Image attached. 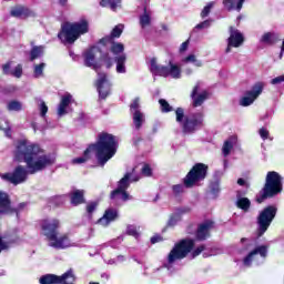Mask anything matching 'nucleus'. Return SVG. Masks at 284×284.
Wrapping results in <instances>:
<instances>
[{"label":"nucleus","instance_id":"f257e3e1","mask_svg":"<svg viewBox=\"0 0 284 284\" xmlns=\"http://www.w3.org/2000/svg\"><path fill=\"white\" fill-rule=\"evenodd\" d=\"M13 156L14 161L26 163L27 168L19 164L12 172L0 174V179L11 185H21L28 181V174H37L54 165V159L50 154H45L41 145L26 139L18 141Z\"/></svg>","mask_w":284,"mask_h":284},{"label":"nucleus","instance_id":"f03ea898","mask_svg":"<svg viewBox=\"0 0 284 284\" xmlns=\"http://www.w3.org/2000/svg\"><path fill=\"white\" fill-rule=\"evenodd\" d=\"M119 148V141L112 133L101 132L98 134V140L94 143L89 144L84 150L83 156L72 160L74 165L87 163L90 161V152H95V159L101 168L105 166V163L110 161L116 154Z\"/></svg>","mask_w":284,"mask_h":284},{"label":"nucleus","instance_id":"7ed1b4c3","mask_svg":"<svg viewBox=\"0 0 284 284\" xmlns=\"http://www.w3.org/2000/svg\"><path fill=\"white\" fill-rule=\"evenodd\" d=\"M40 226L43 236L49 242V247H53V250H68V247H72V240H70L68 233L59 235L61 222L58 219H43L40 221Z\"/></svg>","mask_w":284,"mask_h":284},{"label":"nucleus","instance_id":"20e7f679","mask_svg":"<svg viewBox=\"0 0 284 284\" xmlns=\"http://www.w3.org/2000/svg\"><path fill=\"white\" fill-rule=\"evenodd\" d=\"M196 241L194 239L185 237L178 241L168 254L166 261L169 265H174L176 261H183L191 254L192 258L201 256L205 252V244L195 247ZM195 247V248H194Z\"/></svg>","mask_w":284,"mask_h":284},{"label":"nucleus","instance_id":"39448f33","mask_svg":"<svg viewBox=\"0 0 284 284\" xmlns=\"http://www.w3.org/2000/svg\"><path fill=\"white\" fill-rule=\"evenodd\" d=\"M283 192V178L276 171H268L265 178V183L258 195H256V203H265L267 199H274Z\"/></svg>","mask_w":284,"mask_h":284},{"label":"nucleus","instance_id":"423d86ee","mask_svg":"<svg viewBox=\"0 0 284 284\" xmlns=\"http://www.w3.org/2000/svg\"><path fill=\"white\" fill-rule=\"evenodd\" d=\"M88 32H90V23H88V20L85 19L80 22H65L61 26L58 39H60L62 43H69V45H72L79 37L88 34Z\"/></svg>","mask_w":284,"mask_h":284},{"label":"nucleus","instance_id":"0eeeda50","mask_svg":"<svg viewBox=\"0 0 284 284\" xmlns=\"http://www.w3.org/2000/svg\"><path fill=\"white\" fill-rule=\"evenodd\" d=\"M210 166L205 163H195L187 174L183 179V184L186 189L194 187L196 183H201V181H205L207 179V171Z\"/></svg>","mask_w":284,"mask_h":284},{"label":"nucleus","instance_id":"6e6552de","mask_svg":"<svg viewBox=\"0 0 284 284\" xmlns=\"http://www.w3.org/2000/svg\"><path fill=\"white\" fill-rule=\"evenodd\" d=\"M28 207V202H21L17 207H12V199H10V194L6 191H0V215L1 216H16L19 217V214L23 212Z\"/></svg>","mask_w":284,"mask_h":284},{"label":"nucleus","instance_id":"1a4fd4ad","mask_svg":"<svg viewBox=\"0 0 284 284\" xmlns=\"http://www.w3.org/2000/svg\"><path fill=\"white\" fill-rule=\"evenodd\" d=\"M151 72L155 77H164V79H168V77H172V79H181V67L172 63V61L169 62L168 67L159 64L156 58H152Z\"/></svg>","mask_w":284,"mask_h":284},{"label":"nucleus","instance_id":"9d476101","mask_svg":"<svg viewBox=\"0 0 284 284\" xmlns=\"http://www.w3.org/2000/svg\"><path fill=\"white\" fill-rule=\"evenodd\" d=\"M278 212V209L274 205H268L264 207L258 216H257V236H263L267 230H270V226L272 225V221L276 219V213Z\"/></svg>","mask_w":284,"mask_h":284},{"label":"nucleus","instance_id":"9b49d317","mask_svg":"<svg viewBox=\"0 0 284 284\" xmlns=\"http://www.w3.org/2000/svg\"><path fill=\"white\" fill-rule=\"evenodd\" d=\"M77 282V275L74 271L69 268L62 275L45 274L39 278L40 284H74Z\"/></svg>","mask_w":284,"mask_h":284},{"label":"nucleus","instance_id":"f8f14e48","mask_svg":"<svg viewBox=\"0 0 284 284\" xmlns=\"http://www.w3.org/2000/svg\"><path fill=\"white\" fill-rule=\"evenodd\" d=\"M204 115L202 112L192 113L190 116H185L182 122L183 134H194L197 130L203 128Z\"/></svg>","mask_w":284,"mask_h":284},{"label":"nucleus","instance_id":"ddd939ff","mask_svg":"<svg viewBox=\"0 0 284 284\" xmlns=\"http://www.w3.org/2000/svg\"><path fill=\"white\" fill-rule=\"evenodd\" d=\"M264 89L265 83L263 82H256L255 84H253L252 89L250 91H246L245 97L240 100V105H242V108H247L252 105V103H254V100L258 99V97L263 94Z\"/></svg>","mask_w":284,"mask_h":284},{"label":"nucleus","instance_id":"4468645a","mask_svg":"<svg viewBox=\"0 0 284 284\" xmlns=\"http://www.w3.org/2000/svg\"><path fill=\"white\" fill-rule=\"evenodd\" d=\"M215 223L213 220H205L204 222L197 225L195 231V241H207L210 236H212V229L214 227Z\"/></svg>","mask_w":284,"mask_h":284},{"label":"nucleus","instance_id":"2eb2a0df","mask_svg":"<svg viewBox=\"0 0 284 284\" xmlns=\"http://www.w3.org/2000/svg\"><path fill=\"white\" fill-rule=\"evenodd\" d=\"M99 79L95 82L100 99H108L110 97V82H108V74L104 72L98 73Z\"/></svg>","mask_w":284,"mask_h":284},{"label":"nucleus","instance_id":"dca6fc26","mask_svg":"<svg viewBox=\"0 0 284 284\" xmlns=\"http://www.w3.org/2000/svg\"><path fill=\"white\" fill-rule=\"evenodd\" d=\"M200 91H201V84L197 83L193 87V90L191 92L193 108H201V105H203V103H205V101H207V99H210V92L204 90L199 94Z\"/></svg>","mask_w":284,"mask_h":284},{"label":"nucleus","instance_id":"f3484780","mask_svg":"<svg viewBox=\"0 0 284 284\" xmlns=\"http://www.w3.org/2000/svg\"><path fill=\"white\" fill-rule=\"evenodd\" d=\"M267 245H260L256 246L253 251H251L244 258H243V265L245 267H252V262L254 261V256L258 254L261 258H267Z\"/></svg>","mask_w":284,"mask_h":284},{"label":"nucleus","instance_id":"a211bd4d","mask_svg":"<svg viewBox=\"0 0 284 284\" xmlns=\"http://www.w3.org/2000/svg\"><path fill=\"white\" fill-rule=\"evenodd\" d=\"M130 179H132V173H125L124 176L118 182V187L110 193L111 201L119 199V192H123L130 187Z\"/></svg>","mask_w":284,"mask_h":284},{"label":"nucleus","instance_id":"6ab92c4d","mask_svg":"<svg viewBox=\"0 0 284 284\" xmlns=\"http://www.w3.org/2000/svg\"><path fill=\"white\" fill-rule=\"evenodd\" d=\"M229 45H233V48H241L243 43H245V37L239 29H234V27H230V37L227 38Z\"/></svg>","mask_w":284,"mask_h":284},{"label":"nucleus","instance_id":"aec40b11","mask_svg":"<svg viewBox=\"0 0 284 284\" xmlns=\"http://www.w3.org/2000/svg\"><path fill=\"white\" fill-rule=\"evenodd\" d=\"M10 14L16 19H30L34 17V11L23 4H18L11 9Z\"/></svg>","mask_w":284,"mask_h":284},{"label":"nucleus","instance_id":"412c9836","mask_svg":"<svg viewBox=\"0 0 284 284\" xmlns=\"http://www.w3.org/2000/svg\"><path fill=\"white\" fill-rule=\"evenodd\" d=\"M245 194H247L245 191H236L235 205L243 212H250V207H252V201H250L247 197H244Z\"/></svg>","mask_w":284,"mask_h":284},{"label":"nucleus","instance_id":"4be33fe9","mask_svg":"<svg viewBox=\"0 0 284 284\" xmlns=\"http://www.w3.org/2000/svg\"><path fill=\"white\" fill-rule=\"evenodd\" d=\"M12 68V61L7 62L2 65L3 74H10L11 77H16V79H21L23 77V65L18 64L14 70H10Z\"/></svg>","mask_w":284,"mask_h":284},{"label":"nucleus","instance_id":"5701e85b","mask_svg":"<svg viewBox=\"0 0 284 284\" xmlns=\"http://www.w3.org/2000/svg\"><path fill=\"white\" fill-rule=\"evenodd\" d=\"M70 203L74 207L78 205H83L85 203V191L83 190H74L70 193Z\"/></svg>","mask_w":284,"mask_h":284},{"label":"nucleus","instance_id":"b1692460","mask_svg":"<svg viewBox=\"0 0 284 284\" xmlns=\"http://www.w3.org/2000/svg\"><path fill=\"white\" fill-rule=\"evenodd\" d=\"M116 216H119V212H116V210L108 209L105 210L103 216L98 220V223L100 225H108L112 223V221H115Z\"/></svg>","mask_w":284,"mask_h":284},{"label":"nucleus","instance_id":"393cba45","mask_svg":"<svg viewBox=\"0 0 284 284\" xmlns=\"http://www.w3.org/2000/svg\"><path fill=\"white\" fill-rule=\"evenodd\" d=\"M260 41L265 43V45H276L281 41V36L276 32H265Z\"/></svg>","mask_w":284,"mask_h":284},{"label":"nucleus","instance_id":"a878e982","mask_svg":"<svg viewBox=\"0 0 284 284\" xmlns=\"http://www.w3.org/2000/svg\"><path fill=\"white\" fill-rule=\"evenodd\" d=\"M245 3V0H223V6L226 8L229 12H232V10H236V12H241L243 10V4Z\"/></svg>","mask_w":284,"mask_h":284},{"label":"nucleus","instance_id":"bb28decb","mask_svg":"<svg viewBox=\"0 0 284 284\" xmlns=\"http://www.w3.org/2000/svg\"><path fill=\"white\" fill-rule=\"evenodd\" d=\"M128 61V55L125 53H122L120 55L114 57V62L116 63V72L118 74H125V62Z\"/></svg>","mask_w":284,"mask_h":284},{"label":"nucleus","instance_id":"cd10ccee","mask_svg":"<svg viewBox=\"0 0 284 284\" xmlns=\"http://www.w3.org/2000/svg\"><path fill=\"white\" fill-rule=\"evenodd\" d=\"M72 102V95L67 94L61 98L59 108H58V114L59 116H63V114H68V105Z\"/></svg>","mask_w":284,"mask_h":284},{"label":"nucleus","instance_id":"c85d7f7f","mask_svg":"<svg viewBox=\"0 0 284 284\" xmlns=\"http://www.w3.org/2000/svg\"><path fill=\"white\" fill-rule=\"evenodd\" d=\"M84 64L87 68H92V64L97 62V55L94 54V48L87 50L83 53Z\"/></svg>","mask_w":284,"mask_h":284},{"label":"nucleus","instance_id":"c756f323","mask_svg":"<svg viewBox=\"0 0 284 284\" xmlns=\"http://www.w3.org/2000/svg\"><path fill=\"white\" fill-rule=\"evenodd\" d=\"M41 57H43V45L32 47L29 61H37V59H41Z\"/></svg>","mask_w":284,"mask_h":284},{"label":"nucleus","instance_id":"7c9ffc66","mask_svg":"<svg viewBox=\"0 0 284 284\" xmlns=\"http://www.w3.org/2000/svg\"><path fill=\"white\" fill-rule=\"evenodd\" d=\"M143 121H145V118L143 116L141 111L140 110L134 111L133 123L136 130H141V128L143 126Z\"/></svg>","mask_w":284,"mask_h":284},{"label":"nucleus","instance_id":"2f4dec72","mask_svg":"<svg viewBox=\"0 0 284 284\" xmlns=\"http://www.w3.org/2000/svg\"><path fill=\"white\" fill-rule=\"evenodd\" d=\"M111 52L112 54H115V57H120L121 53H123L125 51V45H123V43L121 42H113L111 43Z\"/></svg>","mask_w":284,"mask_h":284},{"label":"nucleus","instance_id":"473e14b6","mask_svg":"<svg viewBox=\"0 0 284 284\" xmlns=\"http://www.w3.org/2000/svg\"><path fill=\"white\" fill-rule=\"evenodd\" d=\"M100 6L102 8H106V6H110L111 10L115 11L119 6H121V0H101Z\"/></svg>","mask_w":284,"mask_h":284},{"label":"nucleus","instance_id":"72a5a7b5","mask_svg":"<svg viewBox=\"0 0 284 284\" xmlns=\"http://www.w3.org/2000/svg\"><path fill=\"white\" fill-rule=\"evenodd\" d=\"M97 207H99V202L93 201V202H89L87 204V214H88V219H92V215L94 214V212H97Z\"/></svg>","mask_w":284,"mask_h":284},{"label":"nucleus","instance_id":"f704fd0d","mask_svg":"<svg viewBox=\"0 0 284 284\" xmlns=\"http://www.w3.org/2000/svg\"><path fill=\"white\" fill-rule=\"evenodd\" d=\"M121 34H123V24L115 26L109 37L114 41V39H119Z\"/></svg>","mask_w":284,"mask_h":284},{"label":"nucleus","instance_id":"c9c22d12","mask_svg":"<svg viewBox=\"0 0 284 284\" xmlns=\"http://www.w3.org/2000/svg\"><path fill=\"white\" fill-rule=\"evenodd\" d=\"M22 105L21 102L12 100L8 103L9 112H21Z\"/></svg>","mask_w":284,"mask_h":284},{"label":"nucleus","instance_id":"e433bc0d","mask_svg":"<svg viewBox=\"0 0 284 284\" xmlns=\"http://www.w3.org/2000/svg\"><path fill=\"white\" fill-rule=\"evenodd\" d=\"M159 103H160L161 112L168 113L174 110V108H172V105H170V102H168V100L165 99H160Z\"/></svg>","mask_w":284,"mask_h":284},{"label":"nucleus","instance_id":"4c0bfd02","mask_svg":"<svg viewBox=\"0 0 284 284\" xmlns=\"http://www.w3.org/2000/svg\"><path fill=\"white\" fill-rule=\"evenodd\" d=\"M100 59L103 61L108 70L114 65V59L110 57V53H103Z\"/></svg>","mask_w":284,"mask_h":284},{"label":"nucleus","instance_id":"58836bf2","mask_svg":"<svg viewBox=\"0 0 284 284\" xmlns=\"http://www.w3.org/2000/svg\"><path fill=\"white\" fill-rule=\"evenodd\" d=\"M45 68V63L41 62L40 64H36L33 69V75L36 79H39V77H43V70Z\"/></svg>","mask_w":284,"mask_h":284},{"label":"nucleus","instance_id":"ea45409f","mask_svg":"<svg viewBox=\"0 0 284 284\" xmlns=\"http://www.w3.org/2000/svg\"><path fill=\"white\" fill-rule=\"evenodd\" d=\"M152 19L150 18V14H148V11L144 9V14L140 17V24L142 28H145L146 26H150Z\"/></svg>","mask_w":284,"mask_h":284},{"label":"nucleus","instance_id":"a19ab883","mask_svg":"<svg viewBox=\"0 0 284 284\" xmlns=\"http://www.w3.org/2000/svg\"><path fill=\"white\" fill-rule=\"evenodd\" d=\"M212 8H214V2H209L203 10L201 11L200 16L202 19H205V17H210V13L212 12Z\"/></svg>","mask_w":284,"mask_h":284},{"label":"nucleus","instance_id":"79ce46f5","mask_svg":"<svg viewBox=\"0 0 284 284\" xmlns=\"http://www.w3.org/2000/svg\"><path fill=\"white\" fill-rule=\"evenodd\" d=\"M174 196H181L185 192V184H175L172 186Z\"/></svg>","mask_w":284,"mask_h":284},{"label":"nucleus","instance_id":"37998d69","mask_svg":"<svg viewBox=\"0 0 284 284\" xmlns=\"http://www.w3.org/2000/svg\"><path fill=\"white\" fill-rule=\"evenodd\" d=\"M175 116L178 123H183V119H185V110L183 108H178L175 110Z\"/></svg>","mask_w":284,"mask_h":284},{"label":"nucleus","instance_id":"c03bdc74","mask_svg":"<svg viewBox=\"0 0 284 284\" xmlns=\"http://www.w3.org/2000/svg\"><path fill=\"white\" fill-rule=\"evenodd\" d=\"M233 148H234V145L232 144V142L226 140L222 148V152H223L224 156H227L232 152Z\"/></svg>","mask_w":284,"mask_h":284},{"label":"nucleus","instance_id":"a18cd8bd","mask_svg":"<svg viewBox=\"0 0 284 284\" xmlns=\"http://www.w3.org/2000/svg\"><path fill=\"white\" fill-rule=\"evenodd\" d=\"M141 174L142 176H152V166H150V164H144Z\"/></svg>","mask_w":284,"mask_h":284},{"label":"nucleus","instance_id":"49530a36","mask_svg":"<svg viewBox=\"0 0 284 284\" xmlns=\"http://www.w3.org/2000/svg\"><path fill=\"white\" fill-rule=\"evenodd\" d=\"M212 21L211 20H204L203 22H200L199 24L195 26L196 30H203L205 28H210Z\"/></svg>","mask_w":284,"mask_h":284},{"label":"nucleus","instance_id":"de8ad7c7","mask_svg":"<svg viewBox=\"0 0 284 284\" xmlns=\"http://www.w3.org/2000/svg\"><path fill=\"white\" fill-rule=\"evenodd\" d=\"M258 134L263 141H267V139H270V131H267L265 128H261Z\"/></svg>","mask_w":284,"mask_h":284},{"label":"nucleus","instance_id":"09e8293b","mask_svg":"<svg viewBox=\"0 0 284 284\" xmlns=\"http://www.w3.org/2000/svg\"><path fill=\"white\" fill-rule=\"evenodd\" d=\"M126 234L129 236H134L135 239H139V231H136V227L134 226H129L126 230Z\"/></svg>","mask_w":284,"mask_h":284},{"label":"nucleus","instance_id":"8fccbe9b","mask_svg":"<svg viewBox=\"0 0 284 284\" xmlns=\"http://www.w3.org/2000/svg\"><path fill=\"white\" fill-rule=\"evenodd\" d=\"M119 196L121 201H130V193H128V190L119 191Z\"/></svg>","mask_w":284,"mask_h":284},{"label":"nucleus","instance_id":"3c124183","mask_svg":"<svg viewBox=\"0 0 284 284\" xmlns=\"http://www.w3.org/2000/svg\"><path fill=\"white\" fill-rule=\"evenodd\" d=\"M132 143L135 148H139V145H141V143H143V138L141 135H135L132 139Z\"/></svg>","mask_w":284,"mask_h":284},{"label":"nucleus","instance_id":"603ef678","mask_svg":"<svg viewBox=\"0 0 284 284\" xmlns=\"http://www.w3.org/2000/svg\"><path fill=\"white\" fill-rule=\"evenodd\" d=\"M130 108H131V110H134V112H136V110H139V108H141L139 98H135L133 100V102L131 103Z\"/></svg>","mask_w":284,"mask_h":284},{"label":"nucleus","instance_id":"864d4df0","mask_svg":"<svg viewBox=\"0 0 284 284\" xmlns=\"http://www.w3.org/2000/svg\"><path fill=\"white\" fill-rule=\"evenodd\" d=\"M113 40L112 38H110V36H105L104 38H101L99 40V43H101V45H108V43H112Z\"/></svg>","mask_w":284,"mask_h":284},{"label":"nucleus","instance_id":"5fc2aeb1","mask_svg":"<svg viewBox=\"0 0 284 284\" xmlns=\"http://www.w3.org/2000/svg\"><path fill=\"white\" fill-rule=\"evenodd\" d=\"M45 114H48V105L45 104V102H41V104H40V115L45 116Z\"/></svg>","mask_w":284,"mask_h":284},{"label":"nucleus","instance_id":"6e6d98bb","mask_svg":"<svg viewBox=\"0 0 284 284\" xmlns=\"http://www.w3.org/2000/svg\"><path fill=\"white\" fill-rule=\"evenodd\" d=\"M283 82H284V74L276 77L271 81L272 85H278V83H283Z\"/></svg>","mask_w":284,"mask_h":284},{"label":"nucleus","instance_id":"4d7b16f0","mask_svg":"<svg viewBox=\"0 0 284 284\" xmlns=\"http://www.w3.org/2000/svg\"><path fill=\"white\" fill-rule=\"evenodd\" d=\"M161 241H163V236L156 234V235H153L151 237V244L152 245H155V243H161Z\"/></svg>","mask_w":284,"mask_h":284},{"label":"nucleus","instance_id":"13d9d810","mask_svg":"<svg viewBox=\"0 0 284 284\" xmlns=\"http://www.w3.org/2000/svg\"><path fill=\"white\" fill-rule=\"evenodd\" d=\"M196 61V55L194 54H189L186 58L183 59L184 63H194Z\"/></svg>","mask_w":284,"mask_h":284},{"label":"nucleus","instance_id":"bf43d9fd","mask_svg":"<svg viewBox=\"0 0 284 284\" xmlns=\"http://www.w3.org/2000/svg\"><path fill=\"white\" fill-rule=\"evenodd\" d=\"M3 250H8V242L3 241V236L0 235V253L3 252Z\"/></svg>","mask_w":284,"mask_h":284},{"label":"nucleus","instance_id":"052dcab7","mask_svg":"<svg viewBox=\"0 0 284 284\" xmlns=\"http://www.w3.org/2000/svg\"><path fill=\"white\" fill-rule=\"evenodd\" d=\"M237 185L241 187H250V183H247L243 178L237 179Z\"/></svg>","mask_w":284,"mask_h":284},{"label":"nucleus","instance_id":"680f3d73","mask_svg":"<svg viewBox=\"0 0 284 284\" xmlns=\"http://www.w3.org/2000/svg\"><path fill=\"white\" fill-rule=\"evenodd\" d=\"M190 47V40L184 41L180 47V52H185Z\"/></svg>","mask_w":284,"mask_h":284},{"label":"nucleus","instance_id":"e2e57ef3","mask_svg":"<svg viewBox=\"0 0 284 284\" xmlns=\"http://www.w3.org/2000/svg\"><path fill=\"white\" fill-rule=\"evenodd\" d=\"M6 136H8V139H12V130L10 129V126L2 129Z\"/></svg>","mask_w":284,"mask_h":284},{"label":"nucleus","instance_id":"0e129e2a","mask_svg":"<svg viewBox=\"0 0 284 284\" xmlns=\"http://www.w3.org/2000/svg\"><path fill=\"white\" fill-rule=\"evenodd\" d=\"M89 68H92V70H94L95 72H99V70H101V64L93 62L92 65Z\"/></svg>","mask_w":284,"mask_h":284},{"label":"nucleus","instance_id":"69168bd1","mask_svg":"<svg viewBox=\"0 0 284 284\" xmlns=\"http://www.w3.org/2000/svg\"><path fill=\"white\" fill-rule=\"evenodd\" d=\"M193 63H194V65H195L196 68L203 67V62L200 61V60H196V59H195V61H194Z\"/></svg>","mask_w":284,"mask_h":284},{"label":"nucleus","instance_id":"338daca9","mask_svg":"<svg viewBox=\"0 0 284 284\" xmlns=\"http://www.w3.org/2000/svg\"><path fill=\"white\" fill-rule=\"evenodd\" d=\"M232 48H234V45H230V42H227V47L225 49L226 54H230V52H232Z\"/></svg>","mask_w":284,"mask_h":284},{"label":"nucleus","instance_id":"774afa93","mask_svg":"<svg viewBox=\"0 0 284 284\" xmlns=\"http://www.w3.org/2000/svg\"><path fill=\"white\" fill-rule=\"evenodd\" d=\"M283 53H284V40H283L282 47H281L280 59H283Z\"/></svg>","mask_w":284,"mask_h":284}]
</instances>
